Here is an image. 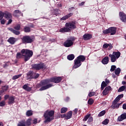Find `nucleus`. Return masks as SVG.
Returning a JSON list of instances; mask_svg holds the SVG:
<instances>
[{
    "label": "nucleus",
    "mask_w": 126,
    "mask_h": 126,
    "mask_svg": "<svg viewBox=\"0 0 126 126\" xmlns=\"http://www.w3.org/2000/svg\"><path fill=\"white\" fill-rule=\"evenodd\" d=\"M62 81V77H53L49 79H46L41 81V87L39 89V91H44L47 90L54 86V84L51 83H60Z\"/></svg>",
    "instance_id": "f257e3e1"
},
{
    "label": "nucleus",
    "mask_w": 126,
    "mask_h": 126,
    "mask_svg": "<svg viewBox=\"0 0 126 126\" xmlns=\"http://www.w3.org/2000/svg\"><path fill=\"white\" fill-rule=\"evenodd\" d=\"M55 115V111L54 110H46L44 114L43 117L45 119L44 124L50 123L52 121H54V116Z\"/></svg>",
    "instance_id": "f03ea898"
},
{
    "label": "nucleus",
    "mask_w": 126,
    "mask_h": 126,
    "mask_svg": "<svg viewBox=\"0 0 126 126\" xmlns=\"http://www.w3.org/2000/svg\"><path fill=\"white\" fill-rule=\"evenodd\" d=\"M85 60H86V58L83 55H79L78 56L74 61V65L72 66V68L75 69L81 66V64H82L81 63L85 62Z\"/></svg>",
    "instance_id": "7ed1b4c3"
},
{
    "label": "nucleus",
    "mask_w": 126,
    "mask_h": 126,
    "mask_svg": "<svg viewBox=\"0 0 126 126\" xmlns=\"http://www.w3.org/2000/svg\"><path fill=\"white\" fill-rule=\"evenodd\" d=\"M21 54H22L23 57H24V61L27 62L30 60L32 57L33 56V51L27 49H23L21 51Z\"/></svg>",
    "instance_id": "20e7f679"
},
{
    "label": "nucleus",
    "mask_w": 126,
    "mask_h": 126,
    "mask_svg": "<svg viewBox=\"0 0 126 126\" xmlns=\"http://www.w3.org/2000/svg\"><path fill=\"white\" fill-rule=\"evenodd\" d=\"M23 44H31L35 41V36L34 35H24L21 38Z\"/></svg>",
    "instance_id": "39448f33"
},
{
    "label": "nucleus",
    "mask_w": 126,
    "mask_h": 126,
    "mask_svg": "<svg viewBox=\"0 0 126 126\" xmlns=\"http://www.w3.org/2000/svg\"><path fill=\"white\" fill-rule=\"evenodd\" d=\"M39 74L35 73L34 71L30 70L27 73V79H36L39 76Z\"/></svg>",
    "instance_id": "423d86ee"
},
{
    "label": "nucleus",
    "mask_w": 126,
    "mask_h": 126,
    "mask_svg": "<svg viewBox=\"0 0 126 126\" xmlns=\"http://www.w3.org/2000/svg\"><path fill=\"white\" fill-rule=\"evenodd\" d=\"M21 29V25L18 24L14 27V29L12 28L10 29V31L15 34V35H20V31Z\"/></svg>",
    "instance_id": "0eeeda50"
},
{
    "label": "nucleus",
    "mask_w": 126,
    "mask_h": 126,
    "mask_svg": "<svg viewBox=\"0 0 126 126\" xmlns=\"http://www.w3.org/2000/svg\"><path fill=\"white\" fill-rule=\"evenodd\" d=\"M76 21H73L70 22L66 23L65 24V27H67L70 31L73 30V29H76Z\"/></svg>",
    "instance_id": "6e6552de"
},
{
    "label": "nucleus",
    "mask_w": 126,
    "mask_h": 126,
    "mask_svg": "<svg viewBox=\"0 0 126 126\" xmlns=\"http://www.w3.org/2000/svg\"><path fill=\"white\" fill-rule=\"evenodd\" d=\"M32 67L36 70H40V69L46 68V65L44 63H39L32 64Z\"/></svg>",
    "instance_id": "1a4fd4ad"
},
{
    "label": "nucleus",
    "mask_w": 126,
    "mask_h": 126,
    "mask_svg": "<svg viewBox=\"0 0 126 126\" xmlns=\"http://www.w3.org/2000/svg\"><path fill=\"white\" fill-rule=\"evenodd\" d=\"M75 39L74 38H72L71 39H67V40L65 41L63 43L64 47L65 48H69V47H71L72 45H73V41H74Z\"/></svg>",
    "instance_id": "9d476101"
},
{
    "label": "nucleus",
    "mask_w": 126,
    "mask_h": 126,
    "mask_svg": "<svg viewBox=\"0 0 126 126\" xmlns=\"http://www.w3.org/2000/svg\"><path fill=\"white\" fill-rule=\"evenodd\" d=\"M118 101L114 100L112 105L111 106V108H112V109H119L120 105H122V103H118Z\"/></svg>",
    "instance_id": "9b49d317"
},
{
    "label": "nucleus",
    "mask_w": 126,
    "mask_h": 126,
    "mask_svg": "<svg viewBox=\"0 0 126 126\" xmlns=\"http://www.w3.org/2000/svg\"><path fill=\"white\" fill-rule=\"evenodd\" d=\"M112 90V88L111 86H108L106 87L105 89L102 92V94L104 96H106V95H108L109 94V92Z\"/></svg>",
    "instance_id": "f8f14e48"
},
{
    "label": "nucleus",
    "mask_w": 126,
    "mask_h": 126,
    "mask_svg": "<svg viewBox=\"0 0 126 126\" xmlns=\"http://www.w3.org/2000/svg\"><path fill=\"white\" fill-rule=\"evenodd\" d=\"M119 16L121 21L123 22H126V14L125 13L123 12H120Z\"/></svg>",
    "instance_id": "ddd939ff"
},
{
    "label": "nucleus",
    "mask_w": 126,
    "mask_h": 126,
    "mask_svg": "<svg viewBox=\"0 0 126 126\" xmlns=\"http://www.w3.org/2000/svg\"><path fill=\"white\" fill-rule=\"evenodd\" d=\"M4 17L5 19L8 20L9 19H12V14L10 12L5 11L4 12Z\"/></svg>",
    "instance_id": "4468645a"
},
{
    "label": "nucleus",
    "mask_w": 126,
    "mask_h": 126,
    "mask_svg": "<svg viewBox=\"0 0 126 126\" xmlns=\"http://www.w3.org/2000/svg\"><path fill=\"white\" fill-rule=\"evenodd\" d=\"M92 38V34L90 33H86L83 36V39L85 41H88Z\"/></svg>",
    "instance_id": "2eb2a0df"
},
{
    "label": "nucleus",
    "mask_w": 126,
    "mask_h": 126,
    "mask_svg": "<svg viewBox=\"0 0 126 126\" xmlns=\"http://www.w3.org/2000/svg\"><path fill=\"white\" fill-rule=\"evenodd\" d=\"M126 119V113H123L120 115V116L118 117L117 122H123L124 120Z\"/></svg>",
    "instance_id": "dca6fc26"
},
{
    "label": "nucleus",
    "mask_w": 126,
    "mask_h": 126,
    "mask_svg": "<svg viewBox=\"0 0 126 126\" xmlns=\"http://www.w3.org/2000/svg\"><path fill=\"white\" fill-rule=\"evenodd\" d=\"M109 29V32L110 33V35H115L117 32V28L116 27H110Z\"/></svg>",
    "instance_id": "f3484780"
},
{
    "label": "nucleus",
    "mask_w": 126,
    "mask_h": 126,
    "mask_svg": "<svg viewBox=\"0 0 126 126\" xmlns=\"http://www.w3.org/2000/svg\"><path fill=\"white\" fill-rule=\"evenodd\" d=\"M16 41H17L16 38L13 37H11L7 40V42H8V43L11 45H14V44H15L16 42Z\"/></svg>",
    "instance_id": "a211bd4d"
},
{
    "label": "nucleus",
    "mask_w": 126,
    "mask_h": 126,
    "mask_svg": "<svg viewBox=\"0 0 126 126\" xmlns=\"http://www.w3.org/2000/svg\"><path fill=\"white\" fill-rule=\"evenodd\" d=\"M73 15V13H70L61 18V20H66L68 19L70 17H71Z\"/></svg>",
    "instance_id": "6ab92c4d"
},
{
    "label": "nucleus",
    "mask_w": 126,
    "mask_h": 126,
    "mask_svg": "<svg viewBox=\"0 0 126 126\" xmlns=\"http://www.w3.org/2000/svg\"><path fill=\"white\" fill-rule=\"evenodd\" d=\"M59 32H61L62 33H66V32H70V30H69V29H68L67 27H65L60 29Z\"/></svg>",
    "instance_id": "aec40b11"
},
{
    "label": "nucleus",
    "mask_w": 126,
    "mask_h": 126,
    "mask_svg": "<svg viewBox=\"0 0 126 126\" xmlns=\"http://www.w3.org/2000/svg\"><path fill=\"white\" fill-rule=\"evenodd\" d=\"M29 85V84H25L23 86V88L24 89V90H26V91H28V92H30L31 90H32V87H30L29 86H28Z\"/></svg>",
    "instance_id": "412c9836"
},
{
    "label": "nucleus",
    "mask_w": 126,
    "mask_h": 126,
    "mask_svg": "<svg viewBox=\"0 0 126 126\" xmlns=\"http://www.w3.org/2000/svg\"><path fill=\"white\" fill-rule=\"evenodd\" d=\"M15 101V98L14 96H10L8 98V105H11V104H14Z\"/></svg>",
    "instance_id": "4be33fe9"
},
{
    "label": "nucleus",
    "mask_w": 126,
    "mask_h": 126,
    "mask_svg": "<svg viewBox=\"0 0 126 126\" xmlns=\"http://www.w3.org/2000/svg\"><path fill=\"white\" fill-rule=\"evenodd\" d=\"M65 120H69L72 117V111H70L67 112L66 114Z\"/></svg>",
    "instance_id": "5701e85b"
},
{
    "label": "nucleus",
    "mask_w": 126,
    "mask_h": 126,
    "mask_svg": "<svg viewBox=\"0 0 126 126\" xmlns=\"http://www.w3.org/2000/svg\"><path fill=\"white\" fill-rule=\"evenodd\" d=\"M101 63L103 64H107V63H109V57H104L102 59Z\"/></svg>",
    "instance_id": "b1692460"
},
{
    "label": "nucleus",
    "mask_w": 126,
    "mask_h": 126,
    "mask_svg": "<svg viewBox=\"0 0 126 126\" xmlns=\"http://www.w3.org/2000/svg\"><path fill=\"white\" fill-rule=\"evenodd\" d=\"M109 57L111 58V63H115L117 60H118L117 58H116V56H114L113 54H109Z\"/></svg>",
    "instance_id": "393cba45"
},
{
    "label": "nucleus",
    "mask_w": 126,
    "mask_h": 126,
    "mask_svg": "<svg viewBox=\"0 0 126 126\" xmlns=\"http://www.w3.org/2000/svg\"><path fill=\"white\" fill-rule=\"evenodd\" d=\"M23 31L25 33H30V32H31V28L28 26H25Z\"/></svg>",
    "instance_id": "a878e982"
},
{
    "label": "nucleus",
    "mask_w": 126,
    "mask_h": 126,
    "mask_svg": "<svg viewBox=\"0 0 126 126\" xmlns=\"http://www.w3.org/2000/svg\"><path fill=\"white\" fill-rule=\"evenodd\" d=\"M31 122H32V118L28 119L26 121L25 120V125L27 126H31Z\"/></svg>",
    "instance_id": "bb28decb"
},
{
    "label": "nucleus",
    "mask_w": 126,
    "mask_h": 126,
    "mask_svg": "<svg viewBox=\"0 0 126 126\" xmlns=\"http://www.w3.org/2000/svg\"><path fill=\"white\" fill-rule=\"evenodd\" d=\"M52 14L53 15H56V16H58V15H59L60 14V9H54Z\"/></svg>",
    "instance_id": "cd10ccee"
},
{
    "label": "nucleus",
    "mask_w": 126,
    "mask_h": 126,
    "mask_svg": "<svg viewBox=\"0 0 126 126\" xmlns=\"http://www.w3.org/2000/svg\"><path fill=\"white\" fill-rule=\"evenodd\" d=\"M74 58H75V56H74V54H70L67 56V59L68 61H73V60H74Z\"/></svg>",
    "instance_id": "c85d7f7f"
},
{
    "label": "nucleus",
    "mask_w": 126,
    "mask_h": 126,
    "mask_svg": "<svg viewBox=\"0 0 126 126\" xmlns=\"http://www.w3.org/2000/svg\"><path fill=\"white\" fill-rule=\"evenodd\" d=\"M124 97V94H119L116 98L114 99V101L116 102H119L122 98Z\"/></svg>",
    "instance_id": "c756f323"
},
{
    "label": "nucleus",
    "mask_w": 126,
    "mask_h": 126,
    "mask_svg": "<svg viewBox=\"0 0 126 126\" xmlns=\"http://www.w3.org/2000/svg\"><path fill=\"white\" fill-rule=\"evenodd\" d=\"M113 54L116 56V58L118 59L120 57H121V52L119 51L113 52Z\"/></svg>",
    "instance_id": "7c9ffc66"
},
{
    "label": "nucleus",
    "mask_w": 126,
    "mask_h": 126,
    "mask_svg": "<svg viewBox=\"0 0 126 126\" xmlns=\"http://www.w3.org/2000/svg\"><path fill=\"white\" fill-rule=\"evenodd\" d=\"M21 76H22V74H20L19 75H16L12 77V80H15L16 79H18V78H19V77H21Z\"/></svg>",
    "instance_id": "2f4dec72"
},
{
    "label": "nucleus",
    "mask_w": 126,
    "mask_h": 126,
    "mask_svg": "<svg viewBox=\"0 0 126 126\" xmlns=\"http://www.w3.org/2000/svg\"><path fill=\"white\" fill-rule=\"evenodd\" d=\"M125 89H126V86H122L119 88L118 92H123V91H125Z\"/></svg>",
    "instance_id": "473e14b6"
},
{
    "label": "nucleus",
    "mask_w": 126,
    "mask_h": 126,
    "mask_svg": "<svg viewBox=\"0 0 126 126\" xmlns=\"http://www.w3.org/2000/svg\"><path fill=\"white\" fill-rule=\"evenodd\" d=\"M18 126H26L25 125V120L21 121L18 124Z\"/></svg>",
    "instance_id": "72a5a7b5"
},
{
    "label": "nucleus",
    "mask_w": 126,
    "mask_h": 126,
    "mask_svg": "<svg viewBox=\"0 0 126 126\" xmlns=\"http://www.w3.org/2000/svg\"><path fill=\"white\" fill-rule=\"evenodd\" d=\"M107 83L105 81H103L101 85V90H104V88L107 86Z\"/></svg>",
    "instance_id": "f704fd0d"
},
{
    "label": "nucleus",
    "mask_w": 126,
    "mask_h": 126,
    "mask_svg": "<svg viewBox=\"0 0 126 126\" xmlns=\"http://www.w3.org/2000/svg\"><path fill=\"white\" fill-rule=\"evenodd\" d=\"M26 115L27 117H31V116H32L33 115L32 110H28L26 112Z\"/></svg>",
    "instance_id": "c9c22d12"
},
{
    "label": "nucleus",
    "mask_w": 126,
    "mask_h": 126,
    "mask_svg": "<svg viewBox=\"0 0 126 126\" xmlns=\"http://www.w3.org/2000/svg\"><path fill=\"white\" fill-rule=\"evenodd\" d=\"M67 112V108L66 107H63L61 109V114H64Z\"/></svg>",
    "instance_id": "e433bc0d"
},
{
    "label": "nucleus",
    "mask_w": 126,
    "mask_h": 126,
    "mask_svg": "<svg viewBox=\"0 0 126 126\" xmlns=\"http://www.w3.org/2000/svg\"><path fill=\"white\" fill-rule=\"evenodd\" d=\"M8 85L3 86L1 87V89L4 92H5L8 90Z\"/></svg>",
    "instance_id": "4c0bfd02"
},
{
    "label": "nucleus",
    "mask_w": 126,
    "mask_h": 126,
    "mask_svg": "<svg viewBox=\"0 0 126 126\" xmlns=\"http://www.w3.org/2000/svg\"><path fill=\"white\" fill-rule=\"evenodd\" d=\"M121 68H117L115 71V74L116 75H120V73H121Z\"/></svg>",
    "instance_id": "58836bf2"
},
{
    "label": "nucleus",
    "mask_w": 126,
    "mask_h": 126,
    "mask_svg": "<svg viewBox=\"0 0 126 126\" xmlns=\"http://www.w3.org/2000/svg\"><path fill=\"white\" fill-rule=\"evenodd\" d=\"M23 56H24V55L23 54L22 55L20 52H18L17 53V55H16V59H21V58H22Z\"/></svg>",
    "instance_id": "ea45409f"
},
{
    "label": "nucleus",
    "mask_w": 126,
    "mask_h": 126,
    "mask_svg": "<svg viewBox=\"0 0 126 126\" xmlns=\"http://www.w3.org/2000/svg\"><path fill=\"white\" fill-rule=\"evenodd\" d=\"M106 114V111L103 110L98 114V117H103Z\"/></svg>",
    "instance_id": "a19ab883"
},
{
    "label": "nucleus",
    "mask_w": 126,
    "mask_h": 126,
    "mask_svg": "<svg viewBox=\"0 0 126 126\" xmlns=\"http://www.w3.org/2000/svg\"><path fill=\"white\" fill-rule=\"evenodd\" d=\"M93 103H94V100L92 98H90L88 101V104L89 105H93Z\"/></svg>",
    "instance_id": "79ce46f5"
},
{
    "label": "nucleus",
    "mask_w": 126,
    "mask_h": 126,
    "mask_svg": "<svg viewBox=\"0 0 126 126\" xmlns=\"http://www.w3.org/2000/svg\"><path fill=\"white\" fill-rule=\"evenodd\" d=\"M102 33L103 34H105V35L107 34H109L110 33V30H109V29H107L106 30H104L102 32Z\"/></svg>",
    "instance_id": "37998d69"
},
{
    "label": "nucleus",
    "mask_w": 126,
    "mask_h": 126,
    "mask_svg": "<svg viewBox=\"0 0 126 126\" xmlns=\"http://www.w3.org/2000/svg\"><path fill=\"white\" fill-rule=\"evenodd\" d=\"M109 122H110V120L108 119H106L104 120V121L102 122V125H105V126L107 125L108 124H109Z\"/></svg>",
    "instance_id": "c03bdc74"
},
{
    "label": "nucleus",
    "mask_w": 126,
    "mask_h": 126,
    "mask_svg": "<svg viewBox=\"0 0 126 126\" xmlns=\"http://www.w3.org/2000/svg\"><path fill=\"white\" fill-rule=\"evenodd\" d=\"M116 68H117V66H116V65H111L110 71H111V72L115 71Z\"/></svg>",
    "instance_id": "a18cd8bd"
},
{
    "label": "nucleus",
    "mask_w": 126,
    "mask_h": 126,
    "mask_svg": "<svg viewBox=\"0 0 126 126\" xmlns=\"http://www.w3.org/2000/svg\"><path fill=\"white\" fill-rule=\"evenodd\" d=\"M3 17H4V12L0 11V20H1Z\"/></svg>",
    "instance_id": "49530a36"
},
{
    "label": "nucleus",
    "mask_w": 126,
    "mask_h": 126,
    "mask_svg": "<svg viewBox=\"0 0 126 126\" xmlns=\"http://www.w3.org/2000/svg\"><path fill=\"white\" fill-rule=\"evenodd\" d=\"M90 116H91V114H89L88 115H87L85 118L83 119V121H84L85 122H86V121H87V120H88L90 117Z\"/></svg>",
    "instance_id": "de8ad7c7"
},
{
    "label": "nucleus",
    "mask_w": 126,
    "mask_h": 126,
    "mask_svg": "<svg viewBox=\"0 0 126 126\" xmlns=\"http://www.w3.org/2000/svg\"><path fill=\"white\" fill-rule=\"evenodd\" d=\"M17 13H21V12H20V11L19 10H14L13 13V16H16V14H17Z\"/></svg>",
    "instance_id": "09e8293b"
},
{
    "label": "nucleus",
    "mask_w": 126,
    "mask_h": 126,
    "mask_svg": "<svg viewBox=\"0 0 126 126\" xmlns=\"http://www.w3.org/2000/svg\"><path fill=\"white\" fill-rule=\"evenodd\" d=\"M96 94L95 92H90L89 93L88 96L89 97H92V96H94Z\"/></svg>",
    "instance_id": "8fccbe9b"
},
{
    "label": "nucleus",
    "mask_w": 126,
    "mask_h": 126,
    "mask_svg": "<svg viewBox=\"0 0 126 126\" xmlns=\"http://www.w3.org/2000/svg\"><path fill=\"white\" fill-rule=\"evenodd\" d=\"M4 106H5V101L4 100L0 101V107H3Z\"/></svg>",
    "instance_id": "3c124183"
},
{
    "label": "nucleus",
    "mask_w": 126,
    "mask_h": 126,
    "mask_svg": "<svg viewBox=\"0 0 126 126\" xmlns=\"http://www.w3.org/2000/svg\"><path fill=\"white\" fill-rule=\"evenodd\" d=\"M110 47V44L108 43H105L103 45V49H107V48H109Z\"/></svg>",
    "instance_id": "603ef678"
},
{
    "label": "nucleus",
    "mask_w": 126,
    "mask_h": 126,
    "mask_svg": "<svg viewBox=\"0 0 126 126\" xmlns=\"http://www.w3.org/2000/svg\"><path fill=\"white\" fill-rule=\"evenodd\" d=\"M32 124L33 125H37V124L38 123V119L37 118H34L33 120H32Z\"/></svg>",
    "instance_id": "864d4df0"
},
{
    "label": "nucleus",
    "mask_w": 126,
    "mask_h": 126,
    "mask_svg": "<svg viewBox=\"0 0 126 126\" xmlns=\"http://www.w3.org/2000/svg\"><path fill=\"white\" fill-rule=\"evenodd\" d=\"M89 123H91V122H93V117H91V116L89 117V120L88 121Z\"/></svg>",
    "instance_id": "5fc2aeb1"
},
{
    "label": "nucleus",
    "mask_w": 126,
    "mask_h": 126,
    "mask_svg": "<svg viewBox=\"0 0 126 126\" xmlns=\"http://www.w3.org/2000/svg\"><path fill=\"white\" fill-rule=\"evenodd\" d=\"M0 23L1 24H2V25H4V24H5V20L4 19H1L0 20Z\"/></svg>",
    "instance_id": "6e6d98bb"
},
{
    "label": "nucleus",
    "mask_w": 126,
    "mask_h": 126,
    "mask_svg": "<svg viewBox=\"0 0 126 126\" xmlns=\"http://www.w3.org/2000/svg\"><path fill=\"white\" fill-rule=\"evenodd\" d=\"M12 22V19H9V20L7 23V25H9Z\"/></svg>",
    "instance_id": "4d7b16f0"
},
{
    "label": "nucleus",
    "mask_w": 126,
    "mask_h": 126,
    "mask_svg": "<svg viewBox=\"0 0 126 126\" xmlns=\"http://www.w3.org/2000/svg\"><path fill=\"white\" fill-rule=\"evenodd\" d=\"M9 95L7 94V95H5L4 96V100H7V99L9 98Z\"/></svg>",
    "instance_id": "13d9d810"
},
{
    "label": "nucleus",
    "mask_w": 126,
    "mask_h": 126,
    "mask_svg": "<svg viewBox=\"0 0 126 126\" xmlns=\"http://www.w3.org/2000/svg\"><path fill=\"white\" fill-rule=\"evenodd\" d=\"M72 9H75V8L74 7H71L70 8H69L68 9V11H69L70 12L72 11Z\"/></svg>",
    "instance_id": "bf43d9fd"
},
{
    "label": "nucleus",
    "mask_w": 126,
    "mask_h": 126,
    "mask_svg": "<svg viewBox=\"0 0 126 126\" xmlns=\"http://www.w3.org/2000/svg\"><path fill=\"white\" fill-rule=\"evenodd\" d=\"M74 115H76L77 114V112H78V109L77 108H75L74 110Z\"/></svg>",
    "instance_id": "052dcab7"
},
{
    "label": "nucleus",
    "mask_w": 126,
    "mask_h": 126,
    "mask_svg": "<svg viewBox=\"0 0 126 126\" xmlns=\"http://www.w3.org/2000/svg\"><path fill=\"white\" fill-rule=\"evenodd\" d=\"M85 3V2L83 1L81 3L79 4V6H82V5H84Z\"/></svg>",
    "instance_id": "680f3d73"
},
{
    "label": "nucleus",
    "mask_w": 126,
    "mask_h": 126,
    "mask_svg": "<svg viewBox=\"0 0 126 126\" xmlns=\"http://www.w3.org/2000/svg\"><path fill=\"white\" fill-rule=\"evenodd\" d=\"M123 109L124 110H126V103L123 104Z\"/></svg>",
    "instance_id": "e2e57ef3"
},
{
    "label": "nucleus",
    "mask_w": 126,
    "mask_h": 126,
    "mask_svg": "<svg viewBox=\"0 0 126 126\" xmlns=\"http://www.w3.org/2000/svg\"><path fill=\"white\" fill-rule=\"evenodd\" d=\"M64 101H65V102H68V101H69V97L67 96L64 99Z\"/></svg>",
    "instance_id": "0e129e2a"
},
{
    "label": "nucleus",
    "mask_w": 126,
    "mask_h": 126,
    "mask_svg": "<svg viewBox=\"0 0 126 126\" xmlns=\"http://www.w3.org/2000/svg\"><path fill=\"white\" fill-rule=\"evenodd\" d=\"M61 117L62 119H63V118H64L65 119L66 114H62Z\"/></svg>",
    "instance_id": "69168bd1"
},
{
    "label": "nucleus",
    "mask_w": 126,
    "mask_h": 126,
    "mask_svg": "<svg viewBox=\"0 0 126 126\" xmlns=\"http://www.w3.org/2000/svg\"><path fill=\"white\" fill-rule=\"evenodd\" d=\"M105 83H106V84H109V83H110V80H109L108 79H106L105 80Z\"/></svg>",
    "instance_id": "338daca9"
},
{
    "label": "nucleus",
    "mask_w": 126,
    "mask_h": 126,
    "mask_svg": "<svg viewBox=\"0 0 126 126\" xmlns=\"http://www.w3.org/2000/svg\"><path fill=\"white\" fill-rule=\"evenodd\" d=\"M7 66H8V64H5L3 65V67L4 68H6V67H7Z\"/></svg>",
    "instance_id": "774afa93"
}]
</instances>
